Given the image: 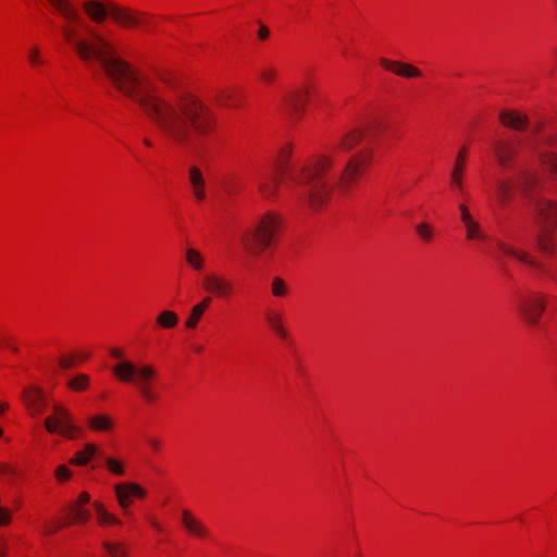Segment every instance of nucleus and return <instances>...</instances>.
<instances>
[{
  "instance_id": "nucleus-1",
  "label": "nucleus",
  "mask_w": 557,
  "mask_h": 557,
  "mask_svg": "<svg viewBox=\"0 0 557 557\" xmlns=\"http://www.w3.org/2000/svg\"><path fill=\"white\" fill-rule=\"evenodd\" d=\"M69 24L62 35L76 55L97 75H104L123 95L138 103L163 138L175 149L199 153L203 139L215 128L213 111L196 95L181 88L176 76L161 71L158 79L165 91L147 78L140 77L128 62L116 54L113 45L100 33L82 21L71 0H47Z\"/></svg>"
},
{
  "instance_id": "nucleus-2",
  "label": "nucleus",
  "mask_w": 557,
  "mask_h": 557,
  "mask_svg": "<svg viewBox=\"0 0 557 557\" xmlns=\"http://www.w3.org/2000/svg\"><path fill=\"white\" fill-rule=\"evenodd\" d=\"M290 148L282 150L276 168L277 175L263 173L259 176L257 185L261 196L272 199L276 196L280 181L278 175L287 178L286 188L299 202L308 205L312 209L321 208L330 197L335 184L343 191L349 190L351 185L371 163L372 151L362 150L352 156L343 170L331 174L334 163L332 156H320L317 160L299 166L289 168Z\"/></svg>"
},
{
  "instance_id": "nucleus-3",
  "label": "nucleus",
  "mask_w": 557,
  "mask_h": 557,
  "mask_svg": "<svg viewBox=\"0 0 557 557\" xmlns=\"http://www.w3.org/2000/svg\"><path fill=\"white\" fill-rule=\"evenodd\" d=\"M539 183L540 178L531 171H519L517 185L533 207V219L537 226L535 242L543 253L553 255L556 250L554 232L557 226V202L533 197Z\"/></svg>"
},
{
  "instance_id": "nucleus-4",
  "label": "nucleus",
  "mask_w": 557,
  "mask_h": 557,
  "mask_svg": "<svg viewBox=\"0 0 557 557\" xmlns=\"http://www.w3.org/2000/svg\"><path fill=\"white\" fill-rule=\"evenodd\" d=\"M110 354L121 360L112 368L113 374L124 383L134 384L145 401H154L158 397L152 389V383L157 377L156 368L148 363L136 366L129 360H124V352L120 348H112Z\"/></svg>"
},
{
  "instance_id": "nucleus-5",
  "label": "nucleus",
  "mask_w": 557,
  "mask_h": 557,
  "mask_svg": "<svg viewBox=\"0 0 557 557\" xmlns=\"http://www.w3.org/2000/svg\"><path fill=\"white\" fill-rule=\"evenodd\" d=\"M278 226V218L267 213L253 228L240 235V243L249 253L260 255L273 240Z\"/></svg>"
},
{
  "instance_id": "nucleus-6",
  "label": "nucleus",
  "mask_w": 557,
  "mask_h": 557,
  "mask_svg": "<svg viewBox=\"0 0 557 557\" xmlns=\"http://www.w3.org/2000/svg\"><path fill=\"white\" fill-rule=\"evenodd\" d=\"M45 428L49 433H58L69 440L75 438L82 430L73 423L70 411L60 406H53V412L45 420Z\"/></svg>"
},
{
  "instance_id": "nucleus-7",
  "label": "nucleus",
  "mask_w": 557,
  "mask_h": 557,
  "mask_svg": "<svg viewBox=\"0 0 557 557\" xmlns=\"http://www.w3.org/2000/svg\"><path fill=\"white\" fill-rule=\"evenodd\" d=\"M544 308L545 299L541 293L528 292V294L519 297L518 310L531 325H535L539 322Z\"/></svg>"
},
{
  "instance_id": "nucleus-8",
  "label": "nucleus",
  "mask_w": 557,
  "mask_h": 557,
  "mask_svg": "<svg viewBox=\"0 0 557 557\" xmlns=\"http://www.w3.org/2000/svg\"><path fill=\"white\" fill-rule=\"evenodd\" d=\"M311 94L310 87H304L288 92L283 98V108L293 119H299L309 101Z\"/></svg>"
},
{
  "instance_id": "nucleus-9",
  "label": "nucleus",
  "mask_w": 557,
  "mask_h": 557,
  "mask_svg": "<svg viewBox=\"0 0 557 557\" xmlns=\"http://www.w3.org/2000/svg\"><path fill=\"white\" fill-rule=\"evenodd\" d=\"M521 140L517 138L499 139L493 143V151L497 163L502 168H507L515 156L518 153Z\"/></svg>"
},
{
  "instance_id": "nucleus-10",
  "label": "nucleus",
  "mask_w": 557,
  "mask_h": 557,
  "mask_svg": "<svg viewBox=\"0 0 557 557\" xmlns=\"http://www.w3.org/2000/svg\"><path fill=\"white\" fill-rule=\"evenodd\" d=\"M114 492L120 507L128 513L127 507L132 502V497L144 498L146 491L134 482H123L114 485Z\"/></svg>"
},
{
  "instance_id": "nucleus-11",
  "label": "nucleus",
  "mask_w": 557,
  "mask_h": 557,
  "mask_svg": "<svg viewBox=\"0 0 557 557\" xmlns=\"http://www.w3.org/2000/svg\"><path fill=\"white\" fill-rule=\"evenodd\" d=\"M145 16V13L134 11L126 7H121L116 3L111 5V17L119 25L124 27H135L139 26L141 23H146Z\"/></svg>"
},
{
  "instance_id": "nucleus-12",
  "label": "nucleus",
  "mask_w": 557,
  "mask_h": 557,
  "mask_svg": "<svg viewBox=\"0 0 557 557\" xmlns=\"http://www.w3.org/2000/svg\"><path fill=\"white\" fill-rule=\"evenodd\" d=\"M203 288L218 297H227L233 294V284L222 275L207 274L203 277Z\"/></svg>"
},
{
  "instance_id": "nucleus-13",
  "label": "nucleus",
  "mask_w": 557,
  "mask_h": 557,
  "mask_svg": "<svg viewBox=\"0 0 557 557\" xmlns=\"http://www.w3.org/2000/svg\"><path fill=\"white\" fill-rule=\"evenodd\" d=\"M115 4L114 2H103L99 0H89L85 1L82 4V8L86 15L90 18L91 22L96 24L102 23L108 16H111V5Z\"/></svg>"
},
{
  "instance_id": "nucleus-14",
  "label": "nucleus",
  "mask_w": 557,
  "mask_h": 557,
  "mask_svg": "<svg viewBox=\"0 0 557 557\" xmlns=\"http://www.w3.org/2000/svg\"><path fill=\"white\" fill-rule=\"evenodd\" d=\"M497 247L504 255H506L508 257L515 258V259L519 260L520 262H522L533 269L542 270L544 272L546 271L542 263L534 260L527 251H524L520 248L510 246L500 240L497 242Z\"/></svg>"
},
{
  "instance_id": "nucleus-15",
  "label": "nucleus",
  "mask_w": 557,
  "mask_h": 557,
  "mask_svg": "<svg viewBox=\"0 0 557 557\" xmlns=\"http://www.w3.org/2000/svg\"><path fill=\"white\" fill-rule=\"evenodd\" d=\"M182 524L184 529L193 536L207 539L210 535L209 529L196 518L189 510L182 511Z\"/></svg>"
},
{
  "instance_id": "nucleus-16",
  "label": "nucleus",
  "mask_w": 557,
  "mask_h": 557,
  "mask_svg": "<svg viewBox=\"0 0 557 557\" xmlns=\"http://www.w3.org/2000/svg\"><path fill=\"white\" fill-rule=\"evenodd\" d=\"M380 63L383 67H385L387 71L394 72L395 74L401 76V77H419L421 76V71L417 69L416 66L403 63L399 61H392L388 59L382 58L380 60Z\"/></svg>"
},
{
  "instance_id": "nucleus-17",
  "label": "nucleus",
  "mask_w": 557,
  "mask_h": 557,
  "mask_svg": "<svg viewBox=\"0 0 557 557\" xmlns=\"http://www.w3.org/2000/svg\"><path fill=\"white\" fill-rule=\"evenodd\" d=\"M88 428L94 432L109 433L114 429L113 418L107 413L98 412L87 417Z\"/></svg>"
},
{
  "instance_id": "nucleus-18",
  "label": "nucleus",
  "mask_w": 557,
  "mask_h": 557,
  "mask_svg": "<svg viewBox=\"0 0 557 557\" xmlns=\"http://www.w3.org/2000/svg\"><path fill=\"white\" fill-rule=\"evenodd\" d=\"M23 398L28 410L33 414H38L45 406V397L40 389L36 387L27 388L23 392Z\"/></svg>"
},
{
  "instance_id": "nucleus-19",
  "label": "nucleus",
  "mask_w": 557,
  "mask_h": 557,
  "mask_svg": "<svg viewBox=\"0 0 557 557\" xmlns=\"http://www.w3.org/2000/svg\"><path fill=\"white\" fill-rule=\"evenodd\" d=\"M499 120L505 126L515 131H523L529 123L528 116L517 111H502Z\"/></svg>"
},
{
  "instance_id": "nucleus-20",
  "label": "nucleus",
  "mask_w": 557,
  "mask_h": 557,
  "mask_svg": "<svg viewBox=\"0 0 557 557\" xmlns=\"http://www.w3.org/2000/svg\"><path fill=\"white\" fill-rule=\"evenodd\" d=\"M467 154V148L462 147L456 158L454 169L451 171V183L459 193L463 191L462 186V173L465 168V160Z\"/></svg>"
},
{
  "instance_id": "nucleus-21",
  "label": "nucleus",
  "mask_w": 557,
  "mask_h": 557,
  "mask_svg": "<svg viewBox=\"0 0 557 557\" xmlns=\"http://www.w3.org/2000/svg\"><path fill=\"white\" fill-rule=\"evenodd\" d=\"M189 183L193 189V194L198 201L205 199V178L201 171L197 166L189 169Z\"/></svg>"
},
{
  "instance_id": "nucleus-22",
  "label": "nucleus",
  "mask_w": 557,
  "mask_h": 557,
  "mask_svg": "<svg viewBox=\"0 0 557 557\" xmlns=\"http://www.w3.org/2000/svg\"><path fill=\"white\" fill-rule=\"evenodd\" d=\"M362 137L363 132H361L360 129H352L351 132L345 134L342 137L341 141L338 143L337 147L335 148L334 153H336L337 150H351L356 145H358L361 141Z\"/></svg>"
},
{
  "instance_id": "nucleus-23",
  "label": "nucleus",
  "mask_w": 557,
  "mask_h": 557,
  "mask_svg": "<svg viewBox=\"0 0 557 557\" xmlns=\"http://www.w3.org/2000/svg\"><path fill=\"white\" fill-rule=\"evenodd\" d=\"M211 298L206 297L201 302L195 305L191 310L188 319L185 322L186 327L195 329L203 314L207 307L210 305Z\"/></svg>"
},
{
  "instance_id": "nucleus-24",
  "label": "nucleus",
  "mask_w": 557,
  "mask_h": 557,
  "mask_svg": "<svg viewBox=\"0 0 557 557\" xmlns=\"http://www.w3.org/2000/svg\"><path fill=\"white\" fill-rule=\"evenodd\" d=\"M92 507L95 509L97 521L100 525H108V524H120L121 521L108 512L104 508V506L100 503H94Z\"/></svg>"
},
{
  "instance_id": "nucleus-25",
  "label": "nucleus",
  "mask_w": 557,
  "mask_h": 557,
  "mask_svg": "<svg viewBox=\"0 0 557 557\" xmlns=\"http://www.w3.org/2000/svg\"><path fill=\"white\" fill-rule=\"evenodd\" d=\"M466 237L469 240L484 242L487 235L483 232L480 223L475 220L465 223Z\"/></svg>"
},
{
  "instance_id": "nucleus-26",
  "label": "nucleus",
  "mask_w": 557,
  "mask_h": 557,
  "mask_svg": "<svg viewBox=\"0 0 557 557\" xmlns=\"http://www.w3.org/2000/svg\"><path fill=\"white\" fill-rule=\"evenodd\" d=\"M265 320L269 326L281 337L286 338L287 332L285 331L280 313L270 311L265 314Z\"/></svg>"
},
{
  "instance_id": "nucleus-27",
  "label": "nucleus",
  "mask_w": 557,
  "mask_h": 557,
  "mask_svg": "<svg viewBox=\"0 0 557 557\" xmlns=\"http://www.w3.org/2000/svg\"><path fill=\"white\" fill-rule=\"evenodd\" d=\"M157 324L162 329H172L178 323V315L171 310H163L157 315Z\"/></svg>"
},
{
  "instance_id": "nucleus-28",
  "label": "nucleus",
  "mask_w": 557,
  "mask_h": 557,
  "mask_svg": "<svg viewBox=\"0 0 557 557\" xmlns=\"http://www.w3.org/2000/svg\"><path fill=\"white\" fill-rule=\"evenodd\" d=\"M97 453V447L94 444H86L84 449L77 451L74 458L71 460L72 463L77 466H85L88 463L90 458Z\"/></svg>"
},
{
  "instance_id": "nucleus-29",
  "label": "nucleus",
  "mask_w": 557,
  "mask_h": 557,
  "mask_svg": "<svg viewBox=\"0 0 557 557\" xmlns=\"http://www.w3.org/2000/svg\"><path fill=\"white\" fill-rule=\"evenodd\" d=\"M102 547L107 557H127V548L120 542H103Z\"/></svg>"
},
{
  "instance_id": "nucleus-30",
  "label": "nucleus",
  "mask_w": 557,
  "mask_h": 557,
  "mask_svg": "<svg viewBox=\"0 0 557 557\" xmlns=\"http://www.w3.org/2000/svg\"><path fill=\"white\" fill-rule=\"evenodd\" d=\"M73 522L85 523L90 518L89 509L78 504H72L69 508Z\"/></svg>"
},
{
  "instance_id": "nucleus-31",
  "label": "nucleus",
  "mask_w": 557,
  "mask_h": 557,
  "mask_svg": "<svg viewBox=\"0 0 557 557\" xmlns=\"http://www.w3.org/2000/svg\"><path fill=\"white\" fill-rule=\"evenodd\" d=\"M186 261L196 271H200L205 264L203 256L194 248L186 250Z\"/></svg>"
},
{
  "instance_id": "nucleus-32",
  "label": "nucleus",
  "mask_w": 557,
  "mask_h": 557,
  "mask_svg": "<svg viewBox=\"0 0 557 557\" xmlns=\"http://www.w3.org/2000/svg\"><path fill=\"white\" fill-rule=\"evenodd\" d=\"M496 196L500 205H506L509 200L511 191L510 182H497L495 185Z\"/></svg>"
},
{
  "instance_id": "nucleus-33",
  "label": "nucleus",
  "mask_w": 557,
  "mask_h": 557,
  "mask_svg": "<svg viewBox=\"0 0 557 557\" xmlns=\"http://www.w3.org/2000/svg\"><path fill=\"white\" fill-rule=\"evenodd\" d=\"M288 292L287 284L278 276L274 277L271 282V293L274 297H284Z\"/></svg>"
},
{
  "instance_id": "nucleus-34",
  "label": "nucleus",
  "mask_w": 557,
  "mask_h": 557,
  "mask_svg": "<svg viewBox=\"0 0 557 557\" xmlns=\"http://www.w3.org/2000/svg\"><path fill=\"white\" fill-rule=\"evenodd\" d=\"M89 377L86 374H79L73 380L69 381L67 385L77 392L84 391L88 387Z\"/></svg>"
},
{
  "instance_id": "nucleus-35",
  "label": "nucleus",
  "mask_w": 557,
  "mask_h": 557,
  "mask_svg": "<svg viewBox=\"0 0 557 557\" xmlns=\"http://www.w3.org/2000/svg\"><path fill=\"white\" fill-rule=\"evenodd\" d=\"M416 232L417 234L419 235V237L423 240V242H431L432 238H433V230L432 227L425 223V222H422V223H419L417 226H416Z\"/></svg>"
},
{
  "instance_id": "nucleus-36",
  "label": "nucleus",
  "mask_w": 557,
  "mask_h": 557,
  "mask_svg": "<svg viewBox=\"0 0 557 557\" xmlns=\"http://www.w3.org/2000/svg\"><path fill=\"white\" fill-rule=\"evenodd\" d=\"M541 159L546 169L557 177V156L555 153H546Z\"/></svg>"
},
{
  "instance_id": "nucleus-37",
  "label": "nucleus",
  "mask_w": 557,
  "mask_h": 557,
  "mask_svg": "<svg viewBox=\"0 0 557 557\" xmlns=\"http://www.w3.org/2000/svg\"><path fill=\"white\" fill-rule=\"evenodd\" d=\"M106 466L108 470L115 475L124 474V466L116 459L108 457L106 458Z\"/></svg>"
},
{
  "instance_id": "nucleus-38",
  "label": "nucleus",
  "mask_w": 557,
  "mask_h": 557,
  "mask_svg": "<svg viewBox=\"0 0 557 557\" xmlns=\"http://www.w3.org/2000/svg\"><path fill=\"white\" fill-rule=\"evenodd\" d=\"M276 75L277 72L273 66H264L259 71L260 78L267 84L273 83L276 78Z\"/></svg>"
},
{
  "instance_id": "nucleus-39",
  "label": "nucleus",
  "mask_w": 557,
  "mask_h": 557,
  "mask_svg": "<svg viewBox=\"0 0 557 557\" xmlns=\"http://www.w3.org/2000/svg\"><path fill=\"white\" fill-rule=\"evenodd\" d=\"M218 102L223 107H236L237 103L233 99V95L230 91H221V94L218 97Z\"/></svg>"
},
{
  "instance_id": "nucleus-40",
  "label": "nucleus",
  "mask_w": 557,
  "mask_h": 557,
  "mask_svg": "<svg viewBox=\"0 0 557 557\" xmlns=\"http://www.w3.org/2000/svg\"><path fill=\"white\" fill-rule=\"evenodd\" d=\"M28 61L35 66L40 65L42 63V59L37 47L30 48L28 52Z\"/></svg>"
},
{
  "instance_id": "nucleus-41",
  "label": "nucleus",
  "mask_w": 557,
  "mask_h": 557,
  "mask_svg": "<svg viewBox=\"0 0 557 557\" xmlns=\"http://www.w3.org/2000/svg\"><path fill=\"white\" fill-rule=\"evenodd\" d=\"M459 210H460V219L463 224L474 220L469 211V208L465 203L459 205Z\"/></svg>"
},
{
  "instance_id": "nucleus-42",
  "label": "nucleus",
  "mask_w": 557,
  "mask_h": 557,
  "mask_svg": "<svg viewBox=\"0 0 557 557\" xmlns=\"http://www.w3.org/2000/svg\"><path fill=\"white\" fill-rule=\"evenodd\" d=\"M55 476L58 480H66L71 476V471L65 466H59L55 470Z\"/></svg>"
},
{
  "instance_id": "nucleus-43",
  "label": "nucleus",
  "mask_w": 557,
  "mask_h": 557,
  "mask_svg": "<svg viewBox=\"0 0 557 557\" xmlns=\"http://www.w3.org/2000/svg\"><path fill=\"white\" fill-rule=\"evenodd\" d=\"M11 521V513L0 506V525H7Z\"/></svg>"
},
{
  "instance_id": "nucleus-44",
  "label": "nucleus",
  "mask_w": 557,
  "mask_h": 557,
  "mask_svg": "<svg viewBox=\"0 0 557 557\" xmlns=\"http://www.w3.org/2000/svg\"><path fill=\"white\" fill-rule=\"evenodd\" d=\"M270 36V30L269 28L263 25L262 23L259 24V30H258V38L260 40H267Z\"/></svg>"
},
{
  "instance_id": "nucleus-45",
  "label": "nucleus",
  "mask_w": 557,
  "mask_h": 557,
  "mask_svg": "<svg viewBox=\"0 0 557 557\" xmlns=\"http://www.w3.org/2000/svg\"><path fill=\"white\" fill-rule=\"evenodd\" d=\"M90 496L87 492H83L79 494L78 499L74 504H78L81 506H85L89 503Z\"/></svg>"
},
{
  "instance_id": "nucleus-46",
  "label": "nucleus",
  "mask_w": 557,
  "mask_h": 557,
  "mask_svg": "<svg viewBox=\"0 0 557 557\" xmlns=\"http://www.w3.org/2000/svg\"><path fill=\"white\" fill-rule=\"evenodd\" d=\"M62 527H63V524H61V523L46 524L45 525V532L48 533V534L49 533H54L58 530H60Z\"/></svg>"
},
{
  "instance_id": "nucleus-47",
  "label": "nucleus",
  "mask_w": 557,
  "mask_h": 557,
  "mask_svg": "<svg viewBox=\"0 0 557 557\" xmlns=\"http://www.w3.org/2000/svg\"><path fill=\"white\" fill-rule=\"evenodd\" d=\"M59 364L63 369H70L73 367V359L72 358H61L59 360Z\"/></svg>"
},
{
  "instance_id": "nucleus-48",
  "label": "nucleus",
  "mask_w": 557,
  "mask_h": 557,
  "mask_svg": "<svg viewBox=\"0 0 557 557\" xmlns=\"http://www.w3.org/2000/svg\"><path fill=\"white\" fill-rule=\"evenodd\" d=\"M148 443L149 445L151 446L152 449H159L160 448V442L156 438H149L148 440Z\"/></svg>"
},
{
  "instance_id": "nucleus-49",
  "label": "nucleus",
  "mask_w": 557,
  "mask_h": 557,
  "mask_svg": "<svg viewBox=\"0 0 557 557\" xmlns=\"http://www.w3.org/2000/svg\"><path fill=\"white\" fill-rule=\"evenodd\" d=\"M149 520H150L152 528H154L158 531H161V525L159 524V522L156 519L150 518Z\"/></svg>"
},
{
  "instance_id": "nucleus-50",
  "label": "nucleus",
  "mask_w": 557,
  "mask_h": 557,
  "mask_svg": "<svg viewBox=\"0 0 557 557\" xmlns=\"http://www.w3.org/2000/svg\"><path fill=\"white\" fill-rule=\"evenodd\" d=\"M10 471H11V469H10V467L8 465H1L0 466V473L4 474V473H8Z\"/></svg>"
},
{
  "instance_id": "nucleus-51",
  "label": "nucleus",
  "mask_w": 557,
  "mask_h": 557,
  "mask_svg": "<svg viewBox=\"0 0 557 557\" xmlns=\"http://www.w3.org/2000/svg\"><path fill=\"white\" fill-rule=\"evenodd\" d=\"M144 144H145L147 147H151V146H152V141H151L149 138H144Z\"/></svg>"
},
{
  "instance_id": "nucleus-52",
  "label": "nucleus",
  "mask_w": 557,
  "mask_h": 557,
  "mask_svg": "<svg viewBox=\"0 0 557 557\" xmlns=\"http://www.w3.org/2000/svg\"><path fill=\"white\" fill-rule=\"evenodd\" d=\"M3 555H4L3 543L0 542V557H3Z\"/></svg>"
},
{
  "instance_id": "nucleus-53",
  "label": "nucleus",
  "mask_w": 557,
  "mask_h": 557,
  "mask_svg": "<svg viewBox=\"0 0 557 557\" xmlns=\"http://www.w3.org/2000/svg\"><path fill=\"white\" fill-rule=\"evenodd\" d=\"M5 409V406L0 404V412H2Z\"/></svg>"
},
{
  "instance_id": "nucleus-54",
  "label": "nucleus",
  "mask_w": 557,
  "mask_h": 557,
  "mask_svg": "<svg viewBox=\"0 0 557 557\" xmlns=\"http://www.w3.org/2000/svg\"><path fill=\"white\" fill-rule=\"evenodd\" d=\"M88 358V356L86 355H82V360H86Z\"/></svg>"
}]
</instances>
